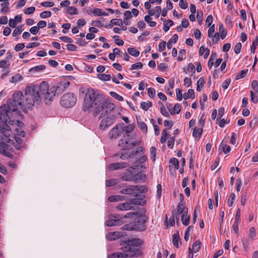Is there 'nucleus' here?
Here are the masks:
<instances>
[{"mask_svg":"<svg viewBox=\"0 0 258 258\" xmlns=\"http://www.w3.org/2000/svg\"><path fill=\"white\" fill-rule=\"evenodd\" d=\"M92 14L94 16H108V14L106 12H103L102 10L99 8H95L92 11Z\"/></svg>","mask_w":258,"mask_h":258,"instance_id":"nucleus-26","label":"nucleus"},{"mask_svg":"<svg viewBox=\"0 0 258 258\" xmlns=\"http://www.w3.org/2000/svg\"><path fill=\"white\" fill-rule=\"evenodd\" d=\"M46 68L44 65H40L35 66L30 69L29 72H36L44 70Z\"/></svg>","mask_w":258,"mask_h":258,"instance_id":"nucleus-39","label":"nucleus"},{"mask_svg":"<svg viewBox=\"0 0 258 258\" xmlns=\"http://www.w3.org/2000/svg\"><path fill=\"white\" fill-rule=\"evenodd\" d=\"M222 150L225 154L229 153L231 150L230 147L227 144H221L219 150Z\"/></svg>","mask_w":258,"mask_h":258,"instance_id":"nucleus-34","label":"nucleus"},{"mask_svg":"<svg viewBox=\"0 0 258 258\" xmlns=\"http://www.w3.org/2000/svg\"><path fill=\"white\" fill-rule=\"evenodd\" d=\"M118 257V258H127L131 257V255H128L127 252H117Z\"/></svg>","mask_w":258,"mask_h":258,"instance_id":"nucleus-63","label":"nucleus"},{"mask_svg":"<svg viewBox=\"0 0 258 258\" xmlns=\"http://www.w3.org/2000/svg\"><path fill=\"white\" fill-rule=\"evenodd\" d=\"M152 106V103L151 101H147V102H142L141 103V106L142 107V109L145 111L148 110L149 108L151 107Z\"/></svg>","mask_w":258,"mask_h":258,"instance_id":"nucleus-32","label":"nucleus"},{"mask_svg":"<svg viewBox=\"0 0 258 258\" xmlns=\"http://www.w3.org/2000/svg\"><path fill=\"white\" fill-rule=\"evenodd\" d=\"M143 67V64L142 62H139L133 64L131 66V70H136L142 69Z\"/></svg>","mask_w":258,"mask_h":258,"instance_id":"nucleus-52","label":"nucleus"},{"mask_svg":"<svg viewBox=\"0 0 258 258\" xmlns=\"http://www.w3.org/2000/svg\"><path fill=\"white\" fill-rule=\"evenodd\" d=\"M201 244L202 243L200 242L199 240L196 241L192 245V247L191 249L192 252H197V251H198L201 248Z\"/></svg>","mask_w":258,"mask_h":258,"instance_id":"nucleus-29","label":"nucleus"},{"mask_svg":"<svg viewBox=\"0 0 258 258\" xmlns=\"http://www.w3.org/2000/svg\"><path fill=\"white\" fill-rule=\"evenodd\" d=\"M147 218L145 216H137V218L135 219L134 224L132 223L124 225L122 227V230H136L144 231L146 230V225L145 223L147 222Z\"/></svg>","mask_w":258,"mask_h":258,"instance_id":"nucleus-8","label":"nucleus"},{"mask_svg":"<svg viewBox=\"0 0 258 258\" xmlns=\"http://www.w3.org/2000/svg\"><path fill=\"white\" fill-rule=\"evenodd\" d=\"M23 78L21 75L17 74L11 78L10 82L11 83H16L19 81L21 80L22 79H23Z\"/></svg>","mask_w":258,"mask_h":258,"instance_id":"nucleus-40","label":"nucleus"},{"mask_svg":"<svg viewBox=\"0 0 258 258\" xmlns=\"http://www.w3.org/2000/svg\"><path fill=\"white\" fill-rule=\"evenodd\" d=\"M77 101L74 94L67 93L64 94L61 98L60 104L66 108H70L75 105Z\"/></svg>","mask_w":258,"mask_h":258,"instance_id":"nucleus-10","label":"nucleus"},{"mask_svg":"<svg viewBox=\"0 0 258 258\" xmlns=\"http://www.w3.org/2000/svg\"><path fill=\"white\" fill-rule=\"evenodd\" d=\"M180 110L181 106L179 103H176L173 108L172 109L171 111H170V114L172 115H174L175 113L178 114L180 113Z\"/></svg>","mask_w":258,"mask_h":258,"instance_id":"nucleus-30","label":"nucleus"},{"mask_svg":"<svg viewBox=\"0 0 258 258\" xmlns=\"http://www.w3.org/2000/svg\"><path fill=\"white\" fill-rule=\"evenodd\" d=\"M158 104L161 106L160 111L161 114L165 116L168 117L169 114L168 112L166 110L163 103L161 101H159L158 102Z\"/></svg>","mask_w":258,"mask_h":258,"instance_id":"nucleus-38","label":"nucleus"},{"mask_svg":"<svg viewBox=\"0 0 258 258\" xmlns=\"http://www.w3.org/2000/svg\"><path fill=\"white\" fill-rule=\"evenodd\" d=\"M180 240L178 232L177 231L176 233L172 235V243L176 248H178L179 247L178 242L180 241Z\"/></svg>","mask_w":258,"mask_h":258,"instance_id":"nucleus-23","label":"nucleus"},{"mask_svg":"<svg viewBox=\"0 0 258 258\" xmlns=\"http://www.w3.org/2000/svg\"><path fill=\"white\" fill-rule=\"evenodd\" d=\"M2 122H3V124L2 125H0V132L2 133H4L6 132V127H9V125H8V123H10V124L12 125L14 124V122L15 121L14 120H12V119H8L7 121H1Z\"/></svg>","mask_w":258,"mask_h":258,"instance_id":"nucleus-22","label":"nucleus"},{"mask_svg":"<svg viewBox=\"0 0 258 258\" xmlns=\"http://www.w3.org/2000/svg\"><path fill=\"white\" fill-rule=\"evenodd\" d=\"M126 235V233L125 232L115 231L108 233L106 237L108 240H115Z\"/></svg>","mask_w":258,"mask_h":258,"instance_id":"nucleus-16","label":"nucleus"},{"mask_svg":"<svg viewBox=\"0 0 258 258\" xmlns=\"http://www.w3.org/2000/svg\"><path fill=\"white\" fill-rule=\"evenodd\" d=\"M24 47H25L24 43H18L15 46L14 49L16 51L18 52L21 50H22Z\"/></svg>","mask_w":258,"mask_h":258,"instance_id":"nucleus-64","label":"nucleus"},{"mask_svg":"<svg viewBox=\"0 0 258 258\" xmlns=\"http://www.w3.org/2000/svg\"><path fill=\"white\" fill-rule=\"evenodd\" d=\"M135 128L134 124H130L127 125H124V131L125 134L123 135V138L119 140L118 142V146L122 150H129L133 149L134 147L140 145V141L135 140V135L131 134Z\"/></svg>","mask_w":258,"mask_h":258,"instance_id":"nucleus-4","label":"nucleus"},{"mask_svg":"<svg viewBox=\"0 0 258 258\" xmlns=\"http://www.w3.org/2000/svg\"><path fill=\"white\" fill-rule=\"evenodd\" d=\"M118 37H119V36L117 35H115L113 37V38L114 39L115 44L118 46L123 45L124 44L123 41L122 39L116 38Z\"/></svg>","mask_w":258,"mask_h":258,"instance_id":"nucleus-53","label":"nucleus"},{"mask_svg":"<svg viewBox=\"0 0 258 258\" xmlns=\"http://www.w3.org/2000/svg\"><path fill=\"white\" fill-rule=\"evenodd\" d=\"M117 183L116 179H112L106 181V185L107 186H112Z\"/></svg>","mask_w":258,"mask_h":258,"instance_id":"nucleus-50","label":"nucleus"},{"mask_svg":"<svg viewBox=\"0 0 258 258\" xmlns=\"http://www.w3.org/2000/svg\"><path fill=\"white\" fill-rule=\"evenodd\" d=\"M241 47H242L241 43L240 42L237 43L234 47V52L236 54L239 53L241 51Z\"/></svg>","mask_w":258,"mask_h":258,"instance_id":"nucleus-58","label":"nucleus"},{"mask_svg":"<svg viewBox=\"0 0 258 258\" xmlns=\"http://www.w3.org/2000/svg\"><path fill=\"white\" fill-rule=\"evenodd\" d=\"M219 32L221 34V38L223 39L225 38L227 35V31L224 28V26L222 24H220L219 25Z\"/></svg>","mask_w":258,"mask_h":258,"instance_id":"nucleus-33","label":"nucleus"},{"mask_svg":"<svg viewBox=\"0 0 258 258\" xmlns=\"http://www.w3.org/2000/svg\"><path fill=\"white\" fill-rule=\"evenodd\" d=\"M145 195H142L141 198L132 199L130 202L120 204L117 206V208L119 210H128L133 208L134 205L144 206L146 202L145 200Z\"/></svg>","mask_w":258,"mask_h":258,"instance_id":"nucleus-9","label":"nucleus"},{"mask_svg":"<svg viewBox=\"0 0 258 258\" xmlns=\"http://www.w3.org/2000/svg\"><path fill=\"white\" fill-rule=\"evenodd\" d=\"M156 149L155 147H152L150 149V156L151 160L154 162L156 160Z\"/></svg>","mask_w":258,"mask_h":258,"instance_id":"nucleus-44","label":"nucleus"},{"mask_svg":"<svg viewBox=\"0 0 258 258\" xmlns=\"http://www.w3.org/2000/svg\"><path fill=\"white\" fill-rule=\"evenodd\" d=\"M179 6L182 9H186L188 7L187 3L185 0H180Z\"/></svg>","mask_w":258,"mask_h":258,"instance_id":"nucleus-61","label":"nucleus"},{"mask_svg":"<svg viewBox=\"0 0 258 258\" xmlns=\"http://www.w3.org/2000/svg\"><path fill=\"white\" fill-rule=\"evenodd\" d=\"M205 83V80L203 77L199 79L197 82V90L198 91L200 92L202 90V88L203 87Z\"/></svg>","mask_w":258,"mask_h":258,"instance_id":"nucleus-36","label":"nucleus"},{"mask_svg":"<svg viewBox=\"0 0 258 258\" xmlns=\"http://www.w3.org/2000/svg\"><path fill=\"white\" fill-rule=\"evenodd\" d=\"M22 25L18 26L13 31L12 35L15 37L21 33L22 31Z\"/></svg>","mask_w":258,"mask_h":258,"instance_id":"nucleus-45","label":"nucleus"},{"mask_svg":"<svg viewBox=\"0 0 258 258\" xmlns=\"http://www.w3.org/2000/svg\"><path fill=\"white\" fill-rule=\"evenodd\" d=\"M203 128L202 127H195L192 132V136L195 138H198L199 139L202 134Z\"/></svg>","mask_w":258,"mask_h":258,"instance_id":"nucleus-25","label":"nucleus"},{"mask_svg":"<svg viewBox=\"0 0 258 258\" xmlns=\"http://www.w3.org/2000/svg\"><path fill=\"white\" fill-rule=\"evenodd\" d=\"M123 223L121 219H110L106 221L105 225L107 226L120 225Z\"/></svg>","mask_w":258,"mask_h":258,"instance_id":"nucleus-20","label":"nucleus"},{"mask_svg":"<svg viewBox=\"0 0 258 258\" xmlns=\"http://www.w3.org/2000/svg\"><path fill=\"white\" fill-rule=\"evenodd\" d=\"M129 166L130 164L126 162L113 163L109 165L108 169L110 170H114L126 168Z\"/></svg>","mask_w":258,"mask_h":258,"instance_id":"nucleus-17","label":"nucleus"},{"mask_svg":"<svg viewBox=\"0 0 258 258\" xmlns=\"http://www.w3.org/2000/svg\"><path fill=\"white\" fill-rule=\"evenodd\" d=\"M110 95H111V97L115 98L118 101H122L123 100V98L122 96H120L119 95H118V94L114 92H110Z\"/></svg>","mask_w":258,"mask_h":258,"instance_id":"nucleus-48","label":"nucleus"},{"mask_svg":"<svg viewBox=\"0 0 258 258\" xmlns=\"http://www.w3.org/2000/svg\"><path fill=\"white\" fill-rule=\"evenodd\" d=\"M175 139L174 137H171L169 139V140L168 141V147L170 149H172L174 146V142H175Z\"/></svg>","mask_w":258,"mask_h":258,"instance_id":"nucleus-57","label":"nucleus"},{"mask_svg":"<svg viewBox=\"0 0 258 258\" xmlns=\"http://www.w3.org/2000/svg\"><path fill=\"white\" fill-rule=\"evenodd\" d=\"M148 94H149V96H150V97H151V98H154V97L155 96V90L154 88H149L148 89Z\"/></svg>","mask_w":258,"mask_h":258,"instance_id":"nucleus-62","label":"nucleus"},{"mask_svg":"<svg viewBox=\"0 0 258 258\" xmlns=\"http://www.w3.org/2000/svg\"><path fill=\"white\" fill-rule=\"evenodd\" d=\"M136 192L140 191V193H145L147 191L148 189L146 186L144 185H134Z\"/></svg>","mask_w":258,"mask_h":258,"instance_id":"nucleus-27","label":"nucleus"},{"mask_svg":"<svg viewBox=\"0 0 258 258\" xmlns=\"http://www.w3.org/2000/svg\"><path fill=\"white\" fill-rule=\"evenodd\" d=\"M256 235L255 230L253 227H251L249 230L248 236L250 238L255 237Z\"/></svg>","mask_w":258,"mask_h":258,"instance_id":"nucleus-59","label":"nucleus"},{"mask_svg":"<svg viewBox=\"0 0 258 258\" xmlns=\"http://www.w3.org/2000/svg\"><path fill=\"white\" fill-rule=\"evenodd\" d=\"M185 211H184V206L181 204H178L177 208V212H174V217L176 219V224L177 225H179V216L180 215H182Z\"/></svg>","mask_w":258,"mask_h":258,"instance_id":"nucleus-18","label":"nucleus"},{"mask_svg":"<svg viewBox=\"0 0 258 258\" xmlns=\"http://www.w3.org/2000/svg\"><path fill=\"white\" fill-rule=\"evenodd\" d=\"M35 10V8L34 7H29L24 10V13L25 14L30 15L33 14Z\"/></svg>","mask_w":258,"mask_h":258,"instance_id":"nucleus-54","label":"nucleus"},{"mask_svg":"<svg viewBox=\"0 0 258 258\" xmlns=\"http://www.w3.org/2000/svg\"><path fill=\"white\" fill-rule=\"evenodd\" d=\"M233 230L234 232V233L238 235L239 234V230H238V222L234 221L233 226H232Z\"/></svg>","mask_w":258,"mask_h":258,"instance_id":"nucleus-60","label":"nucleus"},{"mask_svg":"<svg viewBox=\"0 0 258 258\" xmlns=\"http://www.w3.org/2000/svg\"><path fill=\"white\" fill-rule=\"evenodd\" d=\"M151 18L149 16H145V21L149 24L150 27H154L156 26V22L152 21L151 20Z\"/></svg>","mask_w":258,"mask_h":258,"instance_id":"nucleus-41","label":"nucleus"},{"mask_svg":"<svg viewBox=\"0 0 258 258\" xmlns=\"http://www.w3.org/2000/svg\"><path fill=\"white\" fill-rule=\"evenodd\" d=\"M134 185H130L126 188H123L120 190V193L121 194L128 195L133 196L135 198H141L142 195H140L138 192H136Z\"/></svg>","mask_w":258,"mask_h":258,"instance_id":"nucleus-15","label":"nucleus"},{"mask_svg":"<svg viewBox=\"0 0 258 258\" xmlns=\"http://www.w3.org/2000/svg\"><path fill=\"white\" fill-rule=\"evenodd\" d=\"M9 2H6L2 4H1V7H2V9L1 10V13L3 14L5 13L6 12H8L9 11Z\"/></svg>","mask_w":258,"mask_h":258,"instance_id":"nucleus-35","label":"nucleus"},{"mask_svg":"<svg viewBox=\"0 0 258 258\" xmlns=\"http://www.w3.org/2000/svg\"><path fill=\"white\" fill-rule=\"evenodd\" d=\"M20 107L10 100H7L6 104L0 106V119L6 121L8 119L17 118L22 115Z\"/></svg>","mask_w":258,"mask_h":258,"instance_id":"nucleus-5","label":"nucleus"},{"mask_svg":"<svg viewBox=\"0 0 258 258\" xmlns=\"http://www.w3.org/2000/svg\"><path fill=\"white\" fill-rule=\"evenodd\" d=\"M106 115L107 116L101 120L100 124V128L101 130H105L107 127L111 125L116 119L114 109L111 112L106 114L105 116Z\"/></svg>","mask_w":258,"mask_h":258,"instance_id":"nucleus-11","label":"nucleus"},{"mask_svg":"<svg viewBox=\"0 0 258 258\" xmlns=\"http://www.w3.org/2000/svg\"><path fill=\"white\" fill-rule=\"evenodd\" d=\"M247 72H248L247 69L243 70L239 72L236 76L235 79L237 80L241 78H244L246 76Z\"/></svg>","mask_w":258,"mask_h":258,"instance_id":"nucleus-37","label":"nucleus"},{"mask_svg":"<svg viewBox=\"0 0 258 258\" xmlns=\"http://www.w3.org/2000/svg\"><path fill=\"white\" fill-rule=\"evenodd\" d=\"M90 108L93 109V114L95 116L100 114L99 117L100 119L111 112L114 109V105L105 101L102 94L95 92L93 89L89 88L84 99L83 109L86 111Z\"/></svg>","mask_w":258,"mask_h":258,"instance_id":"nucleus-1","label":"nucleus"},{"mask_svg":"<svg viewBox=\"0 0 258 258\" xmlns=\"http://www.w3.org/2000/svg\"><path fill=\"white\" fill-rule=\"evenodd\" d=\"M70 85V82L68 81L60 82L57 83L56 86L49 88L45 96L44 101L46 105H49L52 101L56 94H59L62 93Z\"/></svg>","mask_w":258,"mask_h":258,"instance_id":"nucleus-6","label":"nucleus"},{"mask_svg":"<svg viewBox=\"0 0 258 258\" xmlns=\"http://www.w3.org/2000/svg\"><path fill=\"white\" fill-rule=\"evenodd\" d=\"M197 19L200 25H201L203 19V13L202 11H198L197 14Z\"/></svg>","mask_w":258,"mask_h":258,"instance_id":"nucleus-46","label":"nucleus"},{"mask_svg":"<svg viewBox=\"0 0 258 258\" xmlns=\"http://www.w3.org/2000/svg\"><path fill=\"white\" fill-rule=\"evenodd\" d=\"M127 52L130 55L135 57H137L140 55V51L133 47L128 48Z\"/></svg>","mask_w":258,"mask_h":258,"instance_id":"nucleus-31","label":"nucleus"},{"mask_svg":"<svg viewBox=\"0 0 258 258\" xmlns=\"http://www.w3.org/2000/svg\"><path fill=\"white\" fill-rule=\"evenodd\" d=\"M138 171L134 170L135 180L136 183L139 182L140 181L144 180L146 178V175L143 173H138Z\"/></svg>","mask_w":258,"mask_h":258,"instance_id":"nucleus-24","label":"nucleus"},{"mask_svg":"<svg viewBox=\"0 0 258 258\" xmlns=\"http://www.w3.org/2000/svg\"><path fill=\"white\" fill-rule=\"evenodd\" d=\"M140 152H144V149L143 147H138L136 150H133L130 153H123L120 155V158L125 160L130 158L133 163L136 160H138L137 156Z\"/></svg>","mask_w":258,"mask_h":258,"instance_id":"nucleus-13","label":"nucleus"},{"mask_svg":"<svg viewBox=\"0 0 258 258\" xmlns=\"http://www.w3.org/2000/svg\"><path fill=\"white\" fill-rule=\"evenodd\" d=\"M97 77L99 79L103 81H109L111 79V76L110 75L104 74H98Z\"/></svg>","mask_w":258,"mask_h":258,"instance_id":"nucleus-42","label":"nucleus"},{"mask_svg":"<svg viewBox=\"0 0 258 258\" xmlns=\"http://www.w3.org/2000/svg\"><path fill=\"white\" fill-rule=\"evenodd\" d=\"M235 195L234 193H231L229 196V198L228 199V206L229 207L232 206L233 203V201L235 199Z\"/></svg>","mask_w":258,"mask_h":258,"instance_id":"nucleus-56","label":"nucleus"},{"mask_svg":"<svg viewBox=\"0 0 258 258\" xmlns=\"http://www.w3.org/2000/svg\"><path fill=\"white\" fill-rule=\"evenodd\" d=\"M173 25V22L171 20H166L163 22V30L165 32H167L169 30V27Z\"/></svg>","mask_w":258,"mask_h":258,"instance_id":"nucleus-28","label":"nucleus"},{"mask_svg":"<svg viewBox=\"0 0 258 258\" xmlns=\"http://www.w3.org/2000/svg\"><path fill=\"white\" fill-rule=\"evenodd\" d=\"M169 162L171 164H172L173 165H174V166L175 167V168L176 169H178L179 168V161L176 158H171Z\"/></svg>","mask_w":258,"mask_h":258,"instance_id":"nucleus-47","label":"nucleus"},{"mask_svg":"<svg viewBox=\"0 0 258 258\" xmlns=\"http://www.w3.org/2000/svg\"><path fill=\"white\" fill-rule=\"evenodd\" d=\"M110 23L112 24L113 25L121 26L123 25V22L120 19H113L110 21Z\"/></svg>","mask_w":258,"mask_h":258,"instance_id":"nucleus-43","label":"nucleus"},{"mask_svg":"<svg viewBox=\"0 0 258 258\" xmlns=\"http://www.w3.org/2000/svg\"><path fill=\"white\" fill-rule=\"evenodd\" d=\"M138 215H140V213H138V212H129V213H127L126 214H125L124 216V218H133L134 217H136Z\"/></svg>","mask_w":258,"mask_h":258,"instance_id":"nucleus-51","label":"nucleus"},{"mask_svg":"<svg viewBox=\"0 0 258 258\" xmlns=\"http://www.w3.org/2000/svg\"><path fill=\"white\" fill-rule=\"evenodd\" d=\"M124 131V124H117L109 133L110 139H116Z\"/></svg>","mask_w":258,"mask_h":258,"instance_id":"nucleus-14","label":"nucleus"},{"mask_svg":"<svg viewBox=\"0 0 258 258\" xmlns=\"http://www.w3.org/2000/svg\"><path fill=\"white\" fill-rule=\"evenodd\" d=\"M143 243V240L139 238H132L121 241L120 244L122 246L121 250L127 252L132 257L139 256L142 254L141 246Z\"/></svg>","mask_w":258,"mask_h":258,"instance_id":"nucleus-3","label":"nucleus"},{"mask_svg":"<svg viewBox=\"0 0 258 258\" xmlns=\"http://www.w3.org/2000/svg\"><path fill=\"white\" fill-rule=\"evenodd\" d=\"M23 97L24 98L23 93L21 91H19L17 93H14L12 96V98L9 99L8 100H10L13 103L19 106L20 108L25 112L27 111V108L25 107L24 101H23Z\"/></svg>","mask_w":258,"mask_h":258,"instance_id":"nucleus-12","label":"nucleus"},{"mask_svg":"<svg viewBox=\"0 0 258 258\" xmlns=\"http://www.w3.org/2000/svg\"><path fill=\"white\" fill-rule=\"evenodd\" d=\"M188 209H187L181 215V222L183 225L187 226L189 224L190 217L187 214Z\"/></svg>","mask_w":258,"mask_h":258,"instance_id":"nucleus-19","label":"nucleus"},{"mask_svg":"<svg viewBox=\"0 0 258 258\" xmlns=\"http://www.w3.org/2000/svg\"><path fill=\"white\" fill-rule=\"evenodd\" d=\"M139 118V117H136L138 127L143 133H147L148 131V127L147 124L144 122L140 121Z\"/></svg>","mask_w":258,"mask_h":258,"instance_id":"nucleus-21","label":"nucleus"},{"mask_svg":"<svg viewBox=\"0 0 258 258\" xmlns=\"http://www.w3.org/2000/svg\"><path fill=\"white\" fill-rule=\"evenodd\" d=\"M51 16V13L50 11H44L40 13V17L41 18H46L50 17Z\"/></svg>","mask_w":258,"mask_h":258,"instance_id":"nucleus-55","label":"nucleus"},{"mask_svg":"<svg viewBox=\"0 0 258 258\" xmlns=\"http://www.w3.org/2000/svg\"><path fill=\"white\" fill-rule=\"evenodd\" d=\"M147 160V156L144 155L141 156L140 158H139L138 160H136L135 161L132 163V166H131L129 168V169H127V171H128L129 174H124V175H123L121 177V180L127 181H134V170L139 169V167L140 166H141V167H142L143 165H142V164L145 162Z\"/></svg>","mask_w":258,"mask_h":258,"instance_id":"nucleus-7","label":"nucleus"},{"mask_svg":"<svg viewBox=\"0 0 258 258\" xmlns=\"http://www.w3.org/2000/svg\"><path fill=\"white\" fill-rule=\"evenodd\" d=\"M48 91V84L43 81L39 86L32 85L26 87L24 98L25 107L32 109L33 107H38L41 103V100L45 98Z\"/></svg>","mask_w":258,"mask_h":258,"instance_id":"nucleus-2","label":"nucleus"},{"mask_svg":"<svg viewBox=\"0 0 258 258\" xmlns=\"http://www.w3.org/2000/svg\"><path fill=\"white\" fill-rule=\"evenodd\" d=\"M257 43H258V36H256L255 39L253 42L252 45L251 46V48H250V51H251V53H253L255 52L256 46L257 45Z\"/></svg>","mask_w":258,"mask_h":258,"instance_id":"nucleus-49","label":"nucleus"}]
</instances>
